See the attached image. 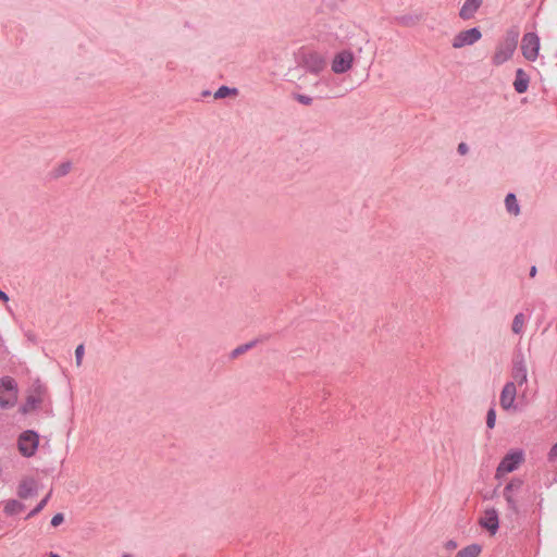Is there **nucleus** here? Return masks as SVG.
Here are the masks:
<instances>
[{"label": "nucleus", "mask_w": 557, "mask_h": 557, "mask_svg": "<svg viewBox=\"0 0 557 557\" xmlns=\"http://www.w3.org/2000/svg\"><path fill=\"white\" fill-rule=\"evenodd\" d=\"M519 32L515 28L506 32L503 40L497 45L492 62L498 66L510 60L517 49Z\"/></svg>", "instance_id": "1"}, {"label": "nucleus", "mask_w": 557, "mask_h": 557, "mask_svg": "<svg viewBox=\"0 0 557 557\" xmlns=\"http://www.w3.org/2000/svg\"><path fill=\"white\" fill-rule=\"evenodd\" d=\"M298 66L307 72L318 75L326 65L325 58L317 51H302L297 58Z\"/></svg>", "instance_id": "2"}, {"label": "nucleus", "mask_w": 557, "mask_h": 557, "mask_svg": "<svg viewBox=\"0 0 557 557\" xmlns=\"http://www.w3.org/2000/svg\"><path fill=\"white\" fill-rule=\"evenodd\" d=\"M17 401V386L10 376H4L0 381V407L3 409L12 408Z\"/></svg>", "instance_id": "3"}, {"label": "nucleus", "mask_w": 557, "mask_h": 557, "mask_svg": "<svg viewBox=\"0 0 557 557\" xmlns=\"http://www.w3.org/2000/svg\"><path fill=\"white\" fill-rule=\"evenodd\" d=\"M540 51V37L535 33H527L521 40V52L528 61H535Z\"/></svg>", "instance_id": "4"}, {"label": "nucleus", "mask_w": 557, "mask_h": 557, "mask_svg": "<svg viewBox=\"0 0 557 557\" xmlns=\"http://www.w3.org/2000/svg\"><path fill=\"white\" fill-rule=\"evenodd\" d=\"M482 33L478 27L459 32L453 39L451 46L455 49H460L465 46H471L479 41Z\"/></svg>", "instance_id": "5"}, {"label": "nucleus", "mask_w": 557, "mask_h": 557, "mask_svg": "<svg viewBox=\"0 0 557 557\" xmlns=\"http://www.w3.org/2000/svg\"><path fill=\"white\" fill-rule=\"evenodd\" d=\"M522 460L523 455L521 451L507 454L497 467L496 476L499 478L506 473L515 471Z\"/></svg>", "instance_id": "6"}, {"label": "nucleus", "mask_w": 557, "mask_h": 557, "mask_svg": "<svg viewBox=\"0 0 557 557\" xmlns=\"http://www.w3.org/2000/svg\"><path fill=\"white\" fill-rule=\"evenodd\" d=\"M354 53L349 50H343L335 54L332 61V71L335 74H344L348 72L354 63Z\"/></svg>", "instance_id": "7"}, {"label": "nucleus", "mask_w": 557, "mask_h": 557, "mask_svg": "<svg viewBox=\"0 0 557 557\" xmlns=\"http://www.w3.org/2000/svg\"><path fill=\"white\" fill-rule=\"evenodd\" d=\"M38 447V435L33 431H26L18 438V449L22 455L30 457Z\"/></svg>", "instance_id": "8"}, {"label": "nucleus", "mask_w": 557, "mask_h": 557, "mask_svg": "<svg viewBox=\"0 0 557 557\" xmlns=\"http://www.w3.org/2000/svg\"><path fill=\"white\" fill-rule=\"evenodd\" d=\"M522 487V481L519 479L511 480L504 488V497L507 502L508 508L512 513H518L517 500L515 494Z\"/></svg>", "instance_id": "9"}, {"label": "nucleus", "mask_w": 557, "mask_h": 557, "mask_svg": "<svg viewBox=\"0 0 557 557\" xmlns=\"http://www.w3.org/2000/svg\"><path fill=\"white\" fill-rule=\"evenodd\" d=\"M517 396V387L513 382H507L500 393V406L504 410H510L515 407V399Z\"/></svg>", "instance_id": "10"}, {"label": "nucleus", "mask_w": 557, "mask_h": 557, "mask_svg": "<svg viewBox=\"0 0 557 557\" xmlns=\"http://www.w3.org/2000/svg\"><path fill=\"white\" fill-rule=\"evenodd\" d=\"M480 524L492 534H495L499 528L497 510L495 508L485 509L483 517L480 519Z\"/></svg>", "instance_id": "11"}, {"label": "nucleus", "mask_w": 557, "mask_h": 557, "mask_svg": "<svg viewBox=\"0 0 557 557\" xmlns=\"http://www.w3.org/2000/svg\"><path fill=\"white\" fill-rule=\"evenodd\" d=\"M511 375L519 385L527 383L528 370L522 356H518L515 359Z\"/></svg>", "instance_id": "12"}, {"label": "nucleus", "mask_w": 557, "mask_h": 557, "mask_svg": "<svg viewBox=\"0 0 557 557\" xmlns=\"http://www.w3.org/2000/svg\"><path fill=\"white\" fill-rule=\"evenodd\" d=\"M482 2L483 0H466L459 11V16L462 20L472 18L479 8L482 5Z\"/></svg>", "instance_id": "13"}, {"label": "nucleus", "mask_w": 557, "mask_h": 557, "mask_svg": "<svg viewBox=\"0 0 557 557\" xmlns=\"http://www.w3.org/2000/svg\"><path fill=\"white\" fill-rule=\"evenodd\" d=\"M37 493V484L33 479H25L18 485L17 495L27 499Z\"/></svg>", "instance_id": "14"}, {"label": "nucleus", "mask_w": 557, "mask_h": 557, "mask_svg": "<svg viewBox=\"0 0 557 557\" xmlns=\"http://www.w3.org/2000/svg\"><path fill=\"white\" fill-rule=\"evenodd\" d=\"M529 83H530V78H529L528 74L522 69H518L516 71V78L513 82L515 90L518 94L525 92L528 90Z\"/></svg>", "instance_id": "15"}, {"label": "nucleus", "mask_w": 557, "mask_h": 557, "mask_svg": "<svg viewBox=\"0 0 557 557\" xmlns=\"http://www.w3.org/2000/svg\"><path fill=\"white\" fill-rule=\"evenodd\" d=\"M505 206L508 213L518 216L520 214V206L518 203V200L516 198V195L512 193H509L505 198Z\"/></svg>", "instance_id": "16"}, {"label": "nucleus", "mask_w": 557, "mask_h": 557, "mask_svg": "<svg viewBox=\"0 0 557 557\" xmlns=\"http://www.w3.org/2000/svg\"><path fill=\"white\" fill-rule=\"evenodd\" d=\"M70 172V162H63L57 168L52 169L48 173V177L51 180H58L62 176H65Z\"/></svg>", "instance_id": "17"}, {"label": "nucleus", "mask_w": 557, "mask_h": 557, "mask_svg": "<svg viewBox=\"0 0 557 557\" xmlns=\"http://www.w3.org/2000/svg\"><path fill=\"white\" fill-rule=\"evenodd\" d=\"M482 548L479 544H471L457 553L455 557H478Z\"/></svg>", "instance_id": "18"}, {"label": "nucleus", "mask_w": 557, "mask_h": 557, "mask_svg": "<svg viewBox=\"0 0 557 557\" xmlns=\"http://www.w3.org/2000/svg\"><path fill=\"white\" fill-rule=\"evenodd\" d=\"M24 509V505L15 499H10L5 503L4 512L7 515H16L22 512Z\"/></svg>", "instance_id": "19"}, {"label": "nucleus", "mask_w": 557, "mask_h": 557, "mask_svg": "<svg viewBox=\"0 0 557 557\" xmlns=\"http://www.w3.org/2000/svg\"><path fill=\"white\" fill-rule=\"evenodd\" d=\"M238 90L236 88H231L227 86H221L218 88V90L214 92L215 99H222L227 96H237Z\"/></svg>", "instance_id": "20"}, {"label": "nucleus", "mask_w": 557, "mask_h": 557, "mask_svg": "<svg viewBox=\"0 0 557 557\" xmlns=\"http://www.w3.org/2000/svg\"><path fill=\"white\" fill-rule=\"evenodd\" d=\"M524 325V314L517 313L512 320L511 330L515 334H520Z\"/></svg>", "instance_id": "21"}, {"label": "nucleus", "mask_w": 557, "mask_h": 557, "mask_svg": "<svg viewBox=\"0 0 557 557\" xmlns=\"http://www.w3.org/2000/svg\"><path fill=\"white\" fill-rule=\"evenodd\" d=\"M421 20V15H403L398 17V23L404 26H414Z\"/></svg>", "instance_id": "22"}, {"label": "nucleus", "mask_w": 557, "mask_h": 557, "mask_svg": "<svg viewBox=\"0 0 557 557\" xmlns=\"http://www.w3.org/2000/svg\"><path fill=\"white\" fill-rule=\"evenodd\" d=\"M41 401L39 396L30 395L27 397L25 405L23 406V412H28L37 407V405Z\"/></svg>", "instance_id": "23"}, {"label": "nucleus", "mask_w": 557, "mask_h": 557, "mask_svg": "<svg viewBox=\"0 0 557 557\" xmlns=\"http://www.w3.org/2000/svg\"><path fill=\"white\" fill-rule=\"evenodd\" d=\"M256 342L252 341L250 343H247V344H244V345H240L238 346L237 348H235L232 352V356L233 357H237L242 354H244L245 351H247L248 349L252 348L255 346Z\"/></svg>", "instance_id": "24"}, {"label": "nucleus", "mask_w": 557, "mask_h": 557, "mask_svg": "<svg viewBox=\"0 0 557 557\" xmlns=\"http://www.w3.org/2000/svg\"><path fill=\"white\" fill-rule=\"evenodd\" d=\"M496 423V412L494 408H491L486 414V425L488 429H493Z\"/></svg>", "instance_id": "25"}, {"label": "nucleus", "mask_w": 557, "mask_h": 557, "mask_svg": "<svg viewBox=\"0 0 557 557\" xmlns=\"http://www.w3.org/2000/svg\"><path fill=\"white\" fill-rule=\"evenodd\" d=\"M84 355H85V348H84V345L81 344L75 349V361H76L77 367L82 366Z\"/></svg>", "instance_id": "26"}, {"label": "nucleus", "mask_w": 557, "mask_h": 557, "mask_svg": "<svg viewBox=\"0 0 557 557\" xmlns=\"http://www.w3.org/2000/svg\"><path fill=\"white\" fill-rule=\"evenodd\" d=\"M48 500V496H46L28 515V517L35 516L39 511L44 509Z\"/></svg>", "instance_id": "27"}, {"label": "nucleus", "mask_w": 557, "mask_h": 557, "mask_svg": "<svg viewBox=\"0 0 557 557\" xmlns=\"http://www.w3.org/2000/svg\"><path fill=\"white\" fill-rule=\"evenodd\" d=\"M296 99L299 103L305 106H310L312 103V98L307 95H297Z\"/></svg>", "instance_id": "28"}, {"label": "nucleus", "mask_w": 557, "mask_h": 557, "mask_svg": "<svg viewBox=\"0 0 557 557\" xmlns=\"http://www.w3.org/2000/svg\"><path fill=\"white\" fill-rule=\"evenodd\" d=\"M63 520H64L63 515H62V513H57V515L52 518V520H51V524H52L53 527H58L59 524H61V523L63 522Z\"/></svg>", "instance_id": "29"}, {"label": "nucleus", "mask_w": 557, "mask_h": 557, "mask_svg": "<svg viewBox=\"0 0 557 557\" xmlns=\"http://www.w3.org/2000/svg\"><path fill=\"white\" fill-rule=\"evenodd\" d=\"M457 151L461 154V156H465L468 153L469 151V147L466 143H460L457 147Z\"/></svg>", "instance_id": "30"}, {"label": "nucleus", "mask_w": 557, "mask_h": 557, "mask_svg": "<svg viewBox=\"0 0 557 557\" xmlns=\"http://www.w3.org/2000/svg\"><path fill=\"white\" fill-rule=\"evenodd\" d=\"M549 460H554L557 458V443L550 448L548 453Z\"/></svg>", "instance_id": "31"}, {"label": "nucleus", "mask_w": 557, "mask_h": 557, "mask_svg": "<svg viewBox=\"0 0 557 557\" xmlns=\"http://www.w3.org/2000/svg\"><path fill=\"white\" fill-rule=\"evenodd\" d=\"M0 301H3V302L9 301V296L1 289H0Z\"/></svg>", "instance_id": "32"}, {"label": "nucleus", "mask_w": 557, "mask_h": 557, "mask_svg": "<svg viewBox=\"0 0 557 557\" xmlns=\"http://www.w3.org/2000/svg\"><path fill=\"white\" fill-rule=\"evenodd\" d=\"M446 547L448 549H455L457 547V543L455 541H448Z\"/></svg>", "instance_id": "33"}, {"label": "nucleus", "mask_w": 557, "mask_h": 557, "mask_svg": "<svg viewBox=\"0 0 557 557\" xmlns=\"http://www.w3.org/2000/svg\"><path fill=\"white\" fill-rule=\"evenodd\" d=\"M537 269L535 265L531 267L530 269V276L534 277L536 275Z\"/></svg>", "instance_id": "34"}, {"label": "nucleus", "mask_w": 557, "mask_h": 557, "mask_svg": "<svg viewBox=\"0 0 557 557\" xmlns=\"http://www.w3.org/2000/svg\"><path fill=\"white\" fill-rule=\"evenodd\" d=\"M49 557H61L60 555L55 554V553H50L49 554Z\"/></svg>", "instance_id": "35"}, {"label": "nucleus", "mask_w": 557, "mask_h": 557, "mask_svg": "<svg viewBox=\"0 0 557 557\" xmlns=\"http://www.w3.org/2000/svg\"><path fill=\"white\" fill-rule=\"evenodd\" d=\"M124 557H131V556H128V555H125Z\"/></svg>", "instance_id": "36"}]
</instances>
